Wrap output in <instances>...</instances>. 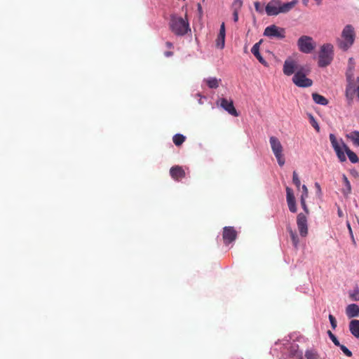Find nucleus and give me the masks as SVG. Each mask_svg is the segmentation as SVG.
Segmentation results:
<instances>
[{"label": "nucleus", "mask_w": 359, "mask_h": 359, "mask_svg": "<svg viewBox=\"0 0 359 359\" xmlns=\"http://www.w3.org/2000/svg\"><path fill=\"white\" fill-rule=\"evenodd\" d=\"M298 3L297 0L282 3L280 0H271L266 6L265 10L268 15H277L285 13L292 10Z\"/></svg>", "instance_id": "f257e3e1"}, {"label": "nucleus", "mask_w": 359, "mask_h": 359, "mask_svg": "<svg viewBox=\"0 0 359 359\" xmlns=\"http://www.w3.org/2000/svg\"><path fill=\"white\" fill-rule=\"evenodd\" d=\"M169 25L171 31L177 36H184L189 32H191L187 15L185 18H183L175 15H172L170 16Z\"/></svg>", "instance_id": "f03ea898"}, {"label": "nucleus", "mask_w": 359, "mask_h": 359, "mask_svg": "<svg viewBox=\"0 0 359 359\" xmlns=\"http://www.w3.org/2000/svg\"><path fill=\"white\" fill-rule=\"evenodd\" d=\"M342 39H338V46L343 50H347L354 43L355 32L354 27L351 25L344 27L341 32Z\"/></svg>", "instance_id": "7ed1b4c3"}, {"label": "nucleus", "mask_w": 359, "mask_h": 359, "mask_svg": "<svg viewBox=\"0 0 359 359\" xmlns=\"http://www.w3.org/2000/svg\"><path fill=\"white\" fill-rule=\"evenodd\" d=\"M334 47L331 43L323 44L319 53L318 65L325 67L329 65L333 60Z\"/></svg>", "instance_id": "20e7f679"}, {"label": "nucleus", "mask_w": 359, "mask_h": 359, "mask_svg": "<svg viewBox=\"0 0 359 359\" xmlns=\"http://www.w3.org/2000/svg\"><path fill=\"white\" fill-rule=\"evenodd\" d=\"M269 143L272 151L276 156L278 163L280 166H283L285 161L283 155V147L280 140L274 136H271L269 139Z\"/></svg>", "instance_id": "39448f33"}, {"label": "nucleus", "mask_w": 359, "mask_h": 359, "mask_svg": "<svg viewBox=\"0 0 359 359\" xmlns=\"http://www.w3.org/2000/svg\"><path fill=\"white\" fill-rule=\"evenodd\" d=\"M297 46L302 53H310L315 49L316 44L312 37L304 35L298 39Z\"/></svg>", "instance_id": "423d86ee"}, {"label": "nucleus", "mask_w": 359, "mask_h": 359, "mask_svg": "<svg viewBox=\"0 0 359 359\" xmlns=\"http://www.w3.org/2000/svg\"><path fill=\"white\" fill-rule=\"evenodd\" d=\"M264 35L269 38L283 39L285 37V30L284 28L272 25L265 28Z\"/></svg>", "instance_id": "0eeeda50"}, {"label": "nucleus", "mask_w": 359, "mask_h": 359, "mask_svg": "<svg viewBox=\"0 0 359 359\" xmlns=\"http://www.w3.org/2000/svg\"><path fill=\"white\" fill-rule=\"evenodd\" d=\"M330 140L331 142L332 146L335 151L337 156L341 162H344L346 160V156L344 154V148L343 147V142L340 144L335 135L334 134H330Z\"/></svg>", "instance_id": "6e6552de"}, {"label": "nucleus", "mask_w": 359, "mask_h": 359, "mask_svg": "<svg viewBox=\"0 0 359 359\" xmlns=\"http://www.w3.org/2000/svg\"><path fill=\"white\" fill-rule=\"evenodd\" d=\"M292 81L296 86L301 88L310 87L313 84L312 80L306 78V75L301 71H297L294 74Z\"/></svg>", "instance_id": "1a4fd4ad"}, {"label": "nucleus", "mask_w": 359, "mask_h": 359, "mask_svg": "<svg viewBox=\"0 0 359 359\" xmlns=\"http://www.w3.org/2000/svg\"><path fill=\"white\" fill-rule=\"evenodd\" d=\"M297 225L301 236L306 237L308 234V224L305 214L299 213L297 215Z\"/></svg>", "instance_id": "9d476101"}, {"label": "nucleus", "mask_w": 359, "mask_h": 359, "mask_svg": "<svg viewBox=\"0 0 359 359\" xmlns=\"http://www.w3.org/2000/svg\"><path fill=\"white\" fill-rule=\"evenodd\" d=\"M223 240L226 245L234 241L237 237V231L232 226H226L223 229Z\"/></svg>", "instance_id": "9b49d317"}, {"label": "nucleus", "mask_w": 359, "mask_h": 359, "mask_svg": "<svg viewBox=\"0 0 359 359\" xmlns=\"http://www.w3.org/2000/svg\"><path fill=\"white\" fill-rule=\"evenodd\" d=\"M283 73L287 76L293 74L295 71H299L297 62L291 58L287 59L283 65Z\"/></svg>", "instance_id": "f8f14e48"}, {"label": "nucleus", "mask_w": 359, "mask_h": 359, "mask_svg": "<svg viewBox=\"0 0 359 359\" xmlns=\"http://www.w3.org/2000/svg\"><path fill=\"white\" fill-rule=\"evenodd\" d=\"M286 200L288 205V208L291 212L295 213L297 210L296 200L293 193V191L291 188L287 187H286Z\"/></svg>", "instance_id": "ddd939ff"}, {"label": "nucleus", "mask_w": 359, "mask_h": 359, "mask_svg": "<svg viewBox=\"0 0 359 359\" xmlns=\"http://www.w3.org/2000/svg\"><path fill=\"white\" fill-rule=\"evenodd\" d=\"M220 106L233 116H238V114L233 106L232 100H228L226 98H222L219 100Z\"/></svg>", "instance_id": "4468645a"}, {"label": "nucleus", "mask_w": 359, "mask_h": 359, "mask_svg": "<svg viewBox=\"0 0 359 359\" xmlns=\"http://www.w3.org/2000/svg\"><path fill=\"white\" fill-rule=\"evenodd\" d=\"M170 175L173 180L180 181L185 177V171L182 167L175 165L170 169Z\"/></svg>", "instance_id": "2eb2a0df"}, {"label": "nucleus", "mask_w": 359, "mask_h": 359, "mask_svg": "<svg viewBox=\"0 0 359 359\" xmlns=\"http://www.w3.org/2000/svg\"><path fill=\"white\" fill-rule=\"evenodd\" d=\"M224 44H225V25H224V22H222L220 26L219 34L216 39V46L218 48L223 49L224 47Z\"/></svg>", "instance_id": "dca6fc26"}, {"label": "nucleus", "mask_w": 359, "mask_h": 359, "mask_svg": "<svg viewBox=\"0 0 359 359\" xmlns=\"http://www.w3.org/2000/svg\"><path fill=\"white\" fill-rule=\"evenodd\" d=\"M262 43V41L256 43L252 48L251 52L255 56V57L259 60V62L264 65L265 67L268 66V63L263 58V57L259 53V46Z\"/></svg>", "instance_id": "f3484780"}, {"label": "nucleus", "mask_w": 359, "mask_h": 359, "mask_svg": "<svg viewBox=\"0 0 359 359\" xmlns=\"http://www.w3.org/2000/svg\"><path fill=\"white\" fill-rule=\"evenodd\" d=\"M346 313L349 318L359 316V306L355 304H349L346 309Z\"/></svg>", "instance_id": "a211bd4d"}, {"label": "nucleus", "mask_w": 359, "mask_h": 359, "mask_svg": "<svg viewBox=\"0 0 359 359\" xmlns=\"http://www.w3.org/2000/svg\"><path fill=\"white\" fill-rule=\"evenodd\" d=\"M349 330L354 337L359 338V320H352L349 323Z\"/></svg>", "instance_id": "6ab92c4d"}, {"label": "nucleus", "mask_w": 359, "mask_h": 359, "mask_svg": "<svg viewBox=\"0 0 359 359\" xmlns=\"http://www.w3.org/2000/svg\"><path fill=\"white\" fill-rule=\"evenodd\" d=\"M203 81L210 88L216 89L219 87L221 79H217L215 77H209L208 79H205Z\"/></svg>", "instance_id": "aec40b11"}, {"label": "nucleus", "mask_w": 359, "mask_h": 359, "mask_svg": "<svg viewBox=\"0 0 359 359\" xmlns=\"http://www.w3.org/2000/svg\"><path fill=\"white\" fill-rule=\"evenodd\" d=\"M343 147L344 148V151L346 153L348 157V159L350 160V161L353 163H358V161H359V158L358 157V156L356 155V154L355 152H353V151H351L348 147L346 144H343Z\"/></svg>", "instance_id": "412c9836"}, {"label": "nucleus", "mask_w": 359, "mask_h": 359, "mask_svg": "<svg viewBox=\"0 0 359 359\" xmlns=\"http://www.w3.org/2000/svg\"><path fill=\"white\" fill-rule=\"evenodd\" d=\"M346 137L352 142L353 145L359 147V131H352L347 134Z\"/></svg>", "instance_id": "4be33fe9"}, {"label": "nucleus", "mask_w": 359, "mask_h": 359, "mask_svg": "<svg viewBox=\"0 0 359 359\" xmlns=\"http://www.w3.org/2000/svg\"><path fill=\"white\" fill-rule=\"evenodd\" d=\"M312 98L316 104L324 106L328 104V100L324 96L318 93H313L312 94Z\"/></svg>", "instance_id": "5701e85b"}, {"label": "nucleus", "mask_w": 359, "mask_h": 359, "mask_svg": "<svg viewBox=\"0 0 359 359\" xmlns=\"http://www.w3.org/2000/svg\"><path fill=\"white\" fill-rule=\"evenodd\" d=\"M342 179L344 184V188L342 189L341 191L343 194L346 196L351 192V186L350 182L348 181L347 177L345 175H343Z\"/></svg>", "instance_id": "b1692460"}, {"label": "nucleus", "mask_w": 359, "mask_h": 359, "mask_svg": "<svg viewBox=\"0 0 359 359\" xmlns=\"http://www.w3.org/2000/svg\"><path fill=\"white\" fill-rule=\"evenodd\" d=\"M287 231L290 233L291 240L292 241L293 245L297 248L299 244V238L295 231H294L290 227L287 228Z\"/></svg>", "instance_id": "393cba45"}, {"label": "nucleus", "mask_w": 359, "mask_h": 359, "mask_svg": "<svg viewBox=\"0 0 359 359\" xmlns=\"http://www.w3.org/2000/svg\"><path fill=\"white\" fill-rule=\"evenodd\" d=\"M185 140H186L185 136H184L183 135H181V134H176L172 137L174 144L177 147L181 146L183 144V142L185 141Z\"/></svg>", "instance_id": "a878e982"}, {"label": "nucleus", "mask_w": 359, "mask_h": 359, "mask_svg": "<svg viewBox=\"0 0 359 359\" xmlns=\"http://www.w3.org/2000/svg\"><path fill=\"white\" fill-rule=\"evenodd\" d=\"M306 359H320L318 354L313 350H307L305 352Z\"/></svg>", "instance_id": "bb28decb"}, {"label": "nucleus", "mask_w": 359, "mask_h": 359, "mask_svg": "<svg viewBox=\"0 0 359 359\" xmlns=\"http://www.w3.org/2000/svg\"><path fill=\"white\" fill-rule=\"evenodd\" d=\"M292 182H293L294 184L297 187V188L299 189L300 185H301V182H300L299 176H298V175H297L296 171L293 172V174H292Z\"/></svg>", "instance_id": "cd10ccee"}, {"label": "nucleus", "mask_w": 359, "mask_h": 359, "mask_svg": "<svg viewBox=\"0 0 359 359\" xmlns=\"http://www.w3.org/2000/svg\"><path fill=\"white\" fill-rule=\"evenodd\" d=\"M340 349L342 351V352L348 357L352 356V352L344 345L341 344L340 346H338Z\"/></svg>", "instance_id": "c85d7f7f"}, {"label": "nucleus", "mask_w": 359, "mask_h": 359, "mask_svg": "<svg viewBox=\"0 0 359 359\" xmlns=\"http://www.w3.org/2000/svg\"><path fill=\"white\" fill-rule=\"evenodd\" d=\"M310 123L317 132L320 131L319 125L312 115H310Z\"/></svg>", "instance_id": "c756f323"}, {"label": "nucleus", "mask_w": 359, "mask_h": 359, "mask_svg": "<svg viewBox=\"0 0 359 359\" xmlns=\"http://www.w3.org/2000/svg\"><path fill=\"white\" fill-rule=\"evenodd\" d=\"M327 333H328V335H329L330 339L332 341V342L334 344V345H336L337 346H340V343H339V340L337 339V338L335 337V335L330 330L327 332Z\"/></svg>", "instance_id": "7c9ffc66"}, {"label": "nucleus", "mask_w": 359, "mask_h": 359, "mask_svg": "<svg viewBox=\"0 0 359 359\" xmlns=\"http://www.w3.org/2000/svg\"><path fill=\"white\" fill-rule=\"evenodd\" d=\"M306 198H300V203H301V205H302L303 210H304L305 213L308 215L309 213V210L306 203Z\"/></svg>", "instance_id": "2f4dec72"}, {"label": "nucleus", "mask_w": 359, "mask_h": 359, "mask_svg": "<svg viewBox=\"0 0 359 359\" xmlns=\"http://www.w3.org/2000/svg\"><path fill=\"white\" fill-rule=\"evenodd\" d=\"M351 299L354 301H359V290L357 288L350 294Z\"/></svg>", "instance_id": "473e14b6"}, {"label": "nucleus", "mask_w": 359, "mask_h": 359, "mask_svg": "<svg viewBox=\"0 0 359 359\" xmlns=\"http://www.w3.org/2000/svg\"><path fill=\"white\" fill-rule=\"evenodd\" d=\"M302 194L300 198H307L309 196V191L306 185H302Z\"/></svg>", "instance_id": "72a5a7b5"}, {"label": "nucleus", "mask_w": 359, "mask_h": 359, "mask_svg": "<svg viewBox=\"0 0 359 359\" xmlns=\"http://www.w3.org/2000/svg\"><path fill=\"white\" fill-rule=\"evenodd\" d=\"M329 320H330L332 328L333 330H334L337 327V320H336L335 318L332 315L330 314Z\"/></svg>", "instance_id": "f704fd0d"}, {"label": "nucleus", "mask_w": 359, "mask_h": 359, "mask_svg": "<svg viewBox=\"0 0 359 359\" xmlns=\"http://www.w3.org/2000/svg\"><path fill=\"white\" fill-rule=\"evenodd\" d=\"M243 2L241 0H234L233 1V6L238 8H240L242 6Z\"/></svg>", "instance_id": "c9c22d12"}, {"label": "nucleus", "mask_w": 359, "mask_h": 359, "mask_svg": "<svg viewBox=\"0 0 359 359\" xmlns=\"http://www.w3.org/2000/svg\"><path fill=\"white\" fill-rule=\"evenodd\" d=\"M233 15V21L236 22L238 20V12L237 8L234 9Z\"/></svg>", "instance_id": "e433bc0d"}, {"label": "nucleus", "mask_w": 359, "mask_h": 359, "mask_svg": "<svg viewBox=\"0 0 359 359\" xmlns=\"http://www.w3.org/2000/svg\"><path fill=\"white\" fill-rule=\"evenodd\" d=\"M346 225H347V228L348 229V232H349V234H350V236L351 238H353V231H352V229H351V224L348 222H346Z\"/></svg>", "instance_id": "4c0bfd02"}, {"label": "nucleus", "mask_w": 359, "mask_h": 359, "mask_svg": "<svg viewBox=\"0 0 359 359\" xmlns=\"http://www.w3.org/2000/svg\"><path fill=\"white\" fill-rule=\"evenodd\" d=\"M255 8L257 11H260V4L259 2L255 3Z\"/></svg>", "instance_id": "58836bf2"}, {"label": "nucleus", "mask_w": 359, "mask_h": 359, "mask_svg": "<svg viewBox=\"0 0 359 359\" xmlns=\"http://www.w3.org/2000/svg\"><path fill=\"white\" fill-rule=\"evenodd\" d=\"M315 186H316V189H317L319 193H320V192H321V189H320V184H319L318 182H316Z\"/></svg>", "instance_id": "ea45409f"}, {"label": "nucleus", "mask_w": 359, "mask_h": 359, "mask_svg": "<svg viewBox=\"0 0 359 359\" xmlns=\"http://www.w3.org/2000/svg\"><path fill=\"white\" fill-rule=\"evenodd\" d=\"M164 54L166 57H170V56L172 55L173 53L171 51H166V52H165Z\"/></svg>", "instance_id": "a19ab883"}, {"label": "nucleus", "mask_w": 359, "mask_h": 359, "mask_svg": "<svg viewBox=\"0 0 359 359\" xmlns=\"http://www.w3.org/2000/svg\"><path fill=\"white\" fill-rule=\"evenodd\" d=\"M165 44H166V46H167L168 48H172V46H173L172 43L171 42H169V41L166 42V43H165Z\"/></svg>", "instance_id": "79ce46f5"}, {"label": "nucleus", "mask_w": 359, "mask_h": 359, "mask_svg": "<svg viewBox=\"0 0 359 359\" xmlns=\"http://www.w3.org/2000/svg\"><path fill=\"white\" fill-rule=\"evenodd\" d=\"M351 89V86L350 85H348L347 87H346V96H348V92L349 90Z\"/></svg>", "instance_id": "37998d69"}, {"label": "nucleus", "mask_w": 359, "mask_h": 359, "mask_svg": "<svg viewBox=\"0 0 359 359\" xmlns=\"http://www.w3.org/2000/svg\"><path fill=\"white\" fill-rule=\"evenodd\" d=\"M198 12L202 14V7H201V5L200 4H198Z\"/></svg>", "instance_id": "c03bdc74"}, {"label": "nucleus", "mask_w": 359, "mask_h": 359, "mask_svg": "<svg viewBox=\"0 0 359 359\" xmlns=\"http://www.w3.org/2000/svg\"><path fill=\"white\" fill-rule=\"evenodd\" d=\"M302 2L303 4L305 5V6H307L308 3H309V0H302Z\"/></svg>", "instance_id": "a18cd8bd"}, {"label": "nucleus", "mask_w": 359, "mask_h": 359, "mask_svg": "<svg viewBox=\"0 0 359 359\" xmlns=\"http://www.w3.org/2000/svg\"><path fill=\"white\" fill-rule=\"evenodd\" d=\"M314 1L316 2V4H317L318 5H320V4H321V3H322V0H314Z\"/></svg>", "instance_id": "49530a36"}, {"label": "nucleus", "mask_w": 359, "mask_h": 359, "mask_svg": "<svg viewBox=\"0 0 359 359\" xmlns=\"http://www.w3.org/2000/svg\"><path fill=\"white\" fill-rule=\"evenodd\" d=\"M346 76H347V79H348V80H350V79H351V74H349L348 73H347V74H346Z\"/></svg>", "instance_id": "de8ad7c7"}, {"label": "nucleus", "mask_w": 359, "mask_h": 359, "mask_svg": "<svg viewBox=\"0 0 359 359\" xmlns=\"http://www.w3.org/2000/svg\"><path fill=\"white\" fill-rule=\"evenodd\" d=\"M356 92H357V95H358V99H359V86H358V88L356 89Z\"/></svg>", "instance_id": "09e8293b"}, {"label": "nucleus", "mask_w": 359, "mask_h": 359, "mask_svg": "<svg viewBox=\"0 0 359 359\" xmlns=\"http://www.w3.org/2000/svg\"><path fill=\"white\" fill-rule=\"evenodd\" d=\"M351 240H352V242L354 245H355V238H354V236L353 235V238H351Z\"/></svg>", "instance_id": "8fccbe9b"}, {"label": "nucleus", "mask_w": 359, "mask_h": 359, "mask_svg": "<svg viewBox=\"0 0 359 359\" xmlns=\"http://www.w3.org/2000/svg\"><path fill=\"white\" fill-rule=\"evenodd\" d=\"M338 215H339V216H340V217L341 216V215H342V212H341V210H338Z\"/></svg>", "instance_id": "3c124183"}, {"label": "nucleus", "mask_w": 359, "mask_h": 359, "mask_svg": "<svg viewBox=\"0 0 359 359\" xmlns=\"http://www.w3.org/2000/svg\"><path fill=\"white\" fill-rule=\"evenodd\" d=\"M299 359H302V358H299Z\"/></svg>", "instance_id": "603ef678"}]
</instances>
